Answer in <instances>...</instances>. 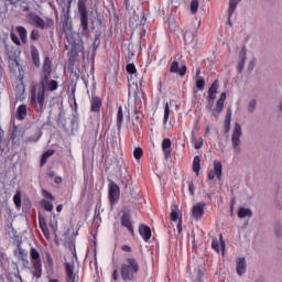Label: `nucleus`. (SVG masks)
<instances>
[{"label":"nucleus","mask_w":282,"mask_h":282,"mask_svg":"<svg viewBox=\"0 0 282 282\" xmlns=\"http://www.w3.org/2000/svg\"><path fill=\"white\" fill-rule=\"evenodd\" d=\"M22 43L25 45L28 44V29H25V26H17L15 28Z\"/></svg>","instance_id":"obj_26"},{"label":"nucleus","mask_w":282,"mask_h":282,"mask_svg":"<svg viewBox=\"0 0 282 282\" xmlns=\"http://www.w3.org/2000/svg\"><path fill=\"white\" fill-rule=\"evenodd\" d=\"M193 171H194V173H196V175H199V171H202V164H200L199 155L194 156Z\"/></svg>","instance_id":"obj_28"},{"label":"nucleus","mask_w":282,"mask_h":282,"mask_svg":"<svg viewBox=\"0 0 282 282\" xmlns=\"http://www.w3.org/2000/svg\"><path fill=\"white\" fill-rule=\"evenodd\" d=\"M54 182H55V184H63V177L56 176V177L54 178Z\"/></svg>","instance_id":"obj_64"},{"label":"nucleus","mask_w":282,"mask_h":282,"mask_svg":"<svg viewBox=\"0 0 282 282\" xmlns=\"http://www.w3.org/2000/svg\"><path fill=\"white\" fill-rule=\"evenodd\" d=\"M45 254H46V262L48 268H54V258H52V253L47 251Z\"/></svg>","instance_id":"obj_43"},{"label":"nucleus","mask_w":282,"mask_h":282,"mask_svg":"<svg viewBox=\"0 0 282 282\" xmlns=\"http://www.w3.org/2000/svg\"><path fill=\"white\" fill-rule=\"evenodd\" d=\"M224 173V166L221 165V161L215 160L214 161V170H210L207 174V180H221V175Z\"/></svg>","instance_id":"obj_8"},{"label":"nucleus","mask_w":282,"mask_h":282,"mask_svg":"<svg viewBox=\"0 0 282 282\" xmlns=\"http://www.w3.org/2000/svg\"><path fill=\"white\" fill-rule=\"evenodd\" d=\"M78 17H79V32L82 36H87L89 39L91 30H89V11H87V4L85 1H78Z\"/></svg>","instance_id":"obj_4"},{"label":"nucleus","mask_w":282,"mask_h":282,"mask_svg":"<svg viewBox=\"0 0 282 282\" xmlns=\"http://www.w3.org/2000/svg\"><path fill=\"white\" fill-rule=\"evenodd\" d=\"M32 63L35 67H41V55L39 54V48L35 45L30 46Z\"/></svg>","instance_id":"obj_16"},{"label":"nucleus","mask_w":282,"mask_h":282,"mask_svg":"<svg viewBox=\"0 0 282 282\" xmlns=\"http://www.w3.org/2000/svg\"><path fill=\"white\" fill-rule=\"evenodd\" d=\"M10 37H11V41L14 43V45H18V46L21 45V40L19 39V35H17V33L11 32Z\"/></svg>","instance_id":"obj_41"},{"label":"nucleus","mask_w":282,"mask_h":282,"mask_svg":"<svg viewBox=\"0 0 282 282\" xmlns=\"http://www.w3.org/2000/svg\"><path fill=\"white\" fill-rule=\"evenodd\" d=\"M230 122H232V110L230 108L227 109L226 118H225V133H230Z\"/></svg>","instance_id":"obj_25"},{"label":"nucleus","mask_w":282,"mask_h":282,"mask_svg":"<svg viewBox=\"0 0 282 282\" xmlns=\"http://www.w3.org/2000/svg\"><path fill=\"white\" fill-rule=\"evenodd\" d=\"M199 10V0H192L191 2V13L197 14V11Z\"/></svg>","instance_id":"obj_36"},{"label":"nucleus","mask_w":282,"mask_h":282,"mask_svg":"<svg viewBox=\"0 0 282 282\" xmlns=\"http://www.w3.org/2000/svg\"><path fill=\"white\" fill-rule=\"evenodd\" d=\"M204 208H206V203H197L193 206L192 213H204Z\"/></svg>","instance_id":"obj_34"},{"label":"nucleus","mask_w":282,"mask_h":282,"mask_svg":"<svg viewBox=\"0 0 282 282\" xmlns=\"http://www.w3.org/2000/svg\"><path fill=\"white\" fill-rule=\"evenodd\" d=\"M72 101L74 102V107H78V104H76V88H72Z\"/></svg>","instance_id":"obj_51"},{"label":"nucleus","mask_w":282,"mask_h":282,"mask_svg":"<svg viewBox=\"0 0 282 282\" xmlns=\"http://www.w3.org/2000/svg\"><path fill=\"white\" fill-rule=\"evenodd\" d=\"M65 246H68L72 250V248H74V240L68 238V241L65 242Z\"/></svg>","instance_id":"obj_63"},{"label":"nucleus","mask_w":282,"mask_h":282,"mask_svg":"<svg viewBox=\"0 0 282 282\" xmlns=\"http://www.w3.org/2000/svg\"><path fill=\"white\" fill-rule=\"evenodd\" d=\"M28 18L31 19L35 28H40V30H54V21L52 20V18H46L45 22L43 18L39 17L37 14H34V12H30L28 14Z\"/></svg>","instance_id":"obj_6"},{"label":"nucleus","mask_w":282,"mask_h":282,"mask_svg":"<svg viewBox=\"0 0 282 282\" xmlns=\"http://www.w3.org/2000/svg\"><path fill=\"white\" fill-rule=\"evenodd\" d=\"M43 197H45V199H50V202H54V195H52V193H50V191L47 189H43L42 192Z\"/></svg>","instance_id":"obj_45"},{"label":"nucleus","mask_w":282,"mask_h":282,"mask_svg":"<svg viewBox=\"0 0 282 282\" xmlns=\"http://www.w3.org/2000/svg\"><path fill=\"white\" fill-rule=\"evenodd\" d=\"M74 0H57L59 8H62L63 13L72 12V3Z\"/></svg>","instance_id":"obj_19"},{"label":"nucleus","mask_w":282,"mask_h":282,"mask_svg":"<svg viewBox=\"0 0 282 282\" xmlns=\"http://www.w3.org/2000/svg\"><path fill=\"white\" fill-rule=\"evenodd\" d=\"M246 258H239L237 260V274H239V276H242V274H246Z\"/></svg>","instance_id":"obj_24"},{"label":"nucleus","mask_w":282,"mask_h":282,"mask_svg":"<svg viewBox=\"0 0 282 282\" xmlns=\"http://www.w3.org/2000/svg\"><path fill=\"white\" fill-rule=\"evenodd\" d=\"M170 219L171 221H174V224H176L177 234L182 235V213H171Z\"/></svg>","instance_id":"obj_15"},{"label":"nucleus","mask_w":282,"mask_h":282,"mask_svg":"<svg viewBox=\"0 0 282 282\" xmlns=\"http://www.w3.org/2000/svg\"><path fill=\"white\" fill-rule=\"evenodd\" d=\"M108 198L111 206H116L120 202V186L113 181L108 184Z\"/></svg>","instance_id":"obj_7"},{"label":"nucleus","mask_w":282,"mask_h":282,"mask_svg":"<svg viewBox=\"0 0 282 282\" xmlns=\"http://www.w3.org/2000/svg\"><path fill=\"white\" fill-rule=\"evenodd\" d=\"M45 164H47V159L42 154L40 165L45 166Z\"/></svg>","instance_id":"obj_62"},{"label":"nucleus","mask_w":282,"mask_h":282,"mask_svg":"<svg viewBox=\"0 0 282 282\" xmlns=\"http://www.w3.org/2000/svg\"><path fill=\"white\" fill-rule=\"evenodd\" d=\"M207 105H206V109H207V111H215L214 109H213V107H215V98H208L207 97Z\"/></svg>","instance_id":"obj_42"},{"label":"nucleus","mask_w":282,"mask_h":282,"mask_svg":"<svg viewBox=\"0 0 282 282\" xmlns=\"http://www.w3.org/2000/svg\"><path fill=\"white\" fill-rule=\"evenodd\" d=\"M126 70L128 74H131V75L138 74V68H135V64H133V63H128L126 65Z\"/></svg>","instance_id":"obj_37"},{"label":"nucleus","mask_w":282,"mask_h":282,"mask_svg":"<svg viewBox=\"0 0 282 282\" xmlns=\"http://www.w3.org/2000/svg\"><path fill=\"white\" fill-rule=\"evenodd\" d=\"M123 120H124V115L122 112V106H119L118 111H117V127H118V129H121Z\"/></svg>","instance_id":"obj_30"},{"label":"nucleus","mask_w":282,"mask_h":282,"mask_svg":"<svg viewBox=\"0 0 282 282\" xmlns=\"http://www.w3.org/2000/svg\"><path fill=\"white\" fill-rule=\"evenodd\" d=\"M239 219H243L246 217H252V213H238Z\"/></svg>","instance_id":"obj_55"},{"label":"nucleus","mask_w":282,"mask_h":282,"mask_svg":"<svg viewBox=\"0 0 282 282\" xmlns=\"http://www.w3.org/2000/svg\"><path fill=\"white\" fill-rule=\"evenodd\" d=\"M186 72H188V67H186V64L180 66V62L173 61L170 65V74H178L181 78H184V76H186Z\"/></svg>","instance_id":"obj_10"},{"label":"nucleus","mask_w":282,"mask_h":282,"mask_svg":"<svg viewBox=\"0 0 282 282\" xmlns=\"http://www.w3.org/2000/svg\"><path fill=\"white\" fill-rule=\"evenodd\" d=\"M23 206H25L26 208H31L32 206V200H30V198H25L23 200Z\"/></svg>","instance_id":"obj_59"},{"label":"nucleus","mask_w":282,"mask_h":282,"mask_svg":"<svg viewBox=\"0 0 282 282\" xmlns=\"http://www.w3.org/2000/svg\"><path fill=\"white\" fill-rule=\"evenodd\" d=\"M224 102L225 101H221L220 99L217 100L216 102V108H215V113L214 116H219V113H221V111H224Z\"/></svg>","instance_id":"obj_35"},{"label":"nucleus","mask_w":282,"mask_h":282,"mask_svg":"<svg viewBox=\"0 0 282 282\" xmlns=\"http://www.w3.org/2000/svg\"><path fill=\"white\" fill-rule=\"evenodd\" d=\"M135 56V53H133V51L128 47V54L126 56V61L129 63L130 61H133V57Z\"/></svg>","instance_id":"obj_46"},{"label":"nucleus","mask_w":282,"mask_h":282,"mask_svg":"<svg viewBox=\"0 0 282 282\" xmlns=\"http://www.w3.org/2000/svg\"><path fill=\"white\" fill-rule=\"evenodd\" d=\"M41 39V32L39 30L34 29L31 32V41H39Z\"/></svg>","instance_id":"obj_40"},{"label":"nucleus","mask_w":282,"mask_h":282,"mask_svg":"<svg viewBox=\"0 0 282 282\" xmlns=\"http://www.w3.org/2000/svg\"><path fill=\"white\" fill-rule=\"evenodd\" d=\"M89 102H90V112L100 113V109H102V98L96 95V93H91Z\"/></svg>","instance_id":"obj_9"},{"label":"nucleus","mask_w":282,"mask_h":282,"mask_svg":"<svg viewBox=\"0 0 282 282\" xmlns=\"http://www.w3.org/2000/svg\"><path fill=\"white\" fill-rule=\"evenodd\" d=\"M142 155H144V151L142 150V148H135L133 151L134 160H140V158H142Z\"/></svg>","instance_id":"obj_38"},{"label":"nucleus","mask_w":282,"mask_h":282,"mask_svg":"<svg viewBox=\"0 0 282 282\" xmlns=\"http://www.w3.org/2000/svg\"><path fill=\"white\" fill-rule=\"evenodd\" d=\"M188 192L191 195H195V183L193 181L188 182Z\"/></svg>","instance_id":"obj_50"},{"label":"nucleus","mask_w":282,"mask_h":282,"mask_svg":"<svg viewBox=\"0 0 282 282\" xmlns=\"http://www.w3.org/2000/svg\"><path fill=\"white\" fill-rule=\"evenodd\" d=\"M212 249L215 250V252L219 253V239L213 238V240H212Z\"/></svg>","instance_id":"obj_44"},{"label":"nucleus","mask_w":282,"mask_h":282,"mask_svg":"<svg viewBox=\"0 0 282 282\" xmlns=\"http://www.w3.org/2000/svg\"><path fill=\"white\" fill-rule=\"evenodd\" d=\"M219 90V80L215 79L208 89V98H217V91Z\"/></svg>","instance_id":"obj_21"},{"label":"nucleus","mask_w":282,"mask_h":282,"mask_svg":"<svg viewBox=\"0 0 282 282\" xmlns=\"http://www.w3.org/2000/svg\"><path fill=\"white\" fill-rule=\"evenodd\" d=\"M172 144L173 143L171 142V139L169 138L163 139L162 151H163L164 160H170L171 152L173 151Z\"/></svg>","instance_id":"obj_14"},{"label":"nucleus","mask_w":282,"mask_h":282,"mask_svg":"<svg viewBox=\"0 0 282 282\" xmlns=\"http://www.w3.org/2000/svg\"><path fill=\"white\" fill-rule=\"evenodd\" d=\"M170 116H171V107L169 106V102H165L163 124H167Z\"/></svg>","instance_id":"obj_33"},{"label":"nucleus","mask_w":282,"mask_h":282,"mask_svg":"<svg viewBox=\"0 0 282 282\" xmlns=\"http://www.w3.org/2000/svg\"><path fill=\"white\" fill-rule=\"evenodd\" d=\"M123 6L126 10H131V0H123Z\"/></svg>","instance_id":"obj_61"},{"label":"nucleus","mask_w":282,"mask_h":282,"mask_svg":"<svg viewBox=\"0 0 282 282\" xmlns=\"http://www.w3.org/2000/svg\"><path fill=\"white\" fill-rule=\"evenodd\" d=\"M274 232H275L276 237H281V235H282L281 226L276 225L274 227Z\"/></svg>","instance_id":"obj_57"},{"label":"nucleus","mask_w":282,"mask_h":282,"mask_svg":"<svg viewBox=\"0 0 282 282\" xmlns=\"http://www.w3.org/2000/svg\"><path fill=\"white\" fill-rule=\"evenodd\" d=\"M245 65H246V62H243V59H239V62L237 64V72H238V74H241V72H243Z\"/></svg>","instance_id":"obj_47"},{"label":"nucleus","mask_w":282,"mask_h":282,"mask_svg":"<svg viewBox=\"0 0 282 282\" xmlns=\"http://www.w3.org/2000/svg\"><path fill=\"white\" fill-rule=\"evenodd\" d=\"M140 274V262L133 257L126 258L120 267V275L123 282H135Z\"/></svg>","instance_id":"obj_3"},{"label":"nucleus","mask_w":282,"mask_h":282,"mask_svg":"<svg viewBox=\"0 0 282 282\" xmlns=\"http://www.w3.org/2000/svg\"><path fill=\"white\" fill-rule=\"evenodd\" d=\"M50 78H52V59L50 56L45 55L40 73V83L31 87L29 101L30 106L34 109L39 107V113L45 111V93L56 91V89H58V82Z\"/></svg>","instance_id":"obj_1"},{"label":"nucleus","mask_w":282,"mask_h":282,"mask_svg":"<svg viewBox=\"0 0 282 282\" xmlns=\"http://www.w3.org/2000/svg\"><path fill=\"white\" fill-rule=\"evenodd\" d=\"M13 203L15 204V208L18 210H21V204H22V200H21V191H17L14 196H13Z\"/></svg>","instance_id":"obj_32"},{"label":"nucleus","mask_w":282,"mask_h":282,"mask_svg":"<svg viewBox=\"0 0 282 282\" xmlns=\"http://www.w3.org/2000/svg\"><path fill=\"white\" fill-rule=\"evenodd\" d=\"M54 150H52V149H48V150H46L44 153H43V155L46 158V159H48V158H52V155H54Z\"/></svg>","instance_id":"obj_54"},{"label":"nucleus","mask_w":282,"mask_h":282,"mask_svg":"<svg viewBox=\"0 0 282 282\" xmlns=\"http://www.w3.org/2000/svg\"><path fill=\"white\" fill-rule=\"evenodd\" d=\"M239 3H241V0H229V17H232V14H235V10H237V6H239Z\"/></svg>","instance_id":"obj_29"},{"label":"nucleus","mask_w":282,"mask_h":282,"mask_svg":"<svg viewBox=\"0 0 282 282\" xmlns=\"http://www.w3.org/2000/svg\"><path fill=\"white\" fill-rule=\"evenodd\" d=\"M119 276H120V273L118 272L117 269H115L113 272H112V279H113V281H118Z\"/></svg>","instance_id":"obj_60"},{"label":"nucleus","mask_w":282,"mask_h":282,"mask_svg":"<svg viewBox=\"0 0 282 282\" xmlns=\"http://www.w3.org/2000/svg\"><path fill=\"white\" fill-rule=\"evenodd\" d=\"M256 107H257V100L252 99L248 106V112L252 113V111H254Z\"/></svg>","instance_id":"obj_48"},{"label":"nucleus","mask_w":282,"mask_h":282,"mask_svg":"<svg viewBox=\"0 0 282 282\" xmlns=\"http://www.w3.org/2000/svg\"><path fill=\"white\" fill-rule=\"evenodd\" d=\"M40 219V228L45 237V239H50V229L47 228V224L45 223V218L41 214H39Z\"/></svg>","instance_id":"obj_22"},{"label":"nucleus","mask_w":282,"mask_h":282,"mask_svg":"<svg viewBox=\"0 0 282 282\" xmlns=\"http://www.w3.org/2000/svg\"><path fill=\"white\" fill-rule=\"evenodd\" d=\"M240 61L246 63V47H242L240 51Z\"/></svg>","instance_id":"obj_56"},{"label":"nucleus","mask_w":282,"mask_h":282,"mask_svg":"<svg viewBox=\"0 0 282 282\" xmlns=\"http://www.w3.org/2000/svg\"><path fill=\"white\" fill-rule=\"evenodd\" d=\"M69 14L70 13H63L59 28H61L62 34H65V39L67 43V45H65L66 50L67 47H69V51H68L69 63H76L80 52L85 50V46L83 44V40H79L76 36V33H74V28L72 26V17Z\"/></svg>","instance_id":"obj_2"},{"label":"nucleus","mask_w":282,"mask_h":282,"mask_svg":"<svg viewBox=\"0 0 282 282\" xmlns=\"http://www.w3.org/2000/svg\"><path fill=\"white\" fill-rule=\"evenodd\" d=\"M122 252H132V249L129 245H123L121 247Z\"/></svg>","instance_id":"obj_58"},{"label":"nucleus","mask_w":282,"mask_h":282,"mask_svg":"<svg viewBox=\"0 0 282 282\" xmlns=\"http://www.w3.org/2000/svg\"><path fill=\"white\" fill-rule=\"evenodd\" d=\"M202 74V68H196V87L199 91H204L206 88V79H204L203 76H199Z\"/></svg>","instance_id":"obj_17"},{"label":"nucleus","mask_w":282,"mask_h":282,"mask_svg":"<svg viewBox=\"0 0 282 282\" xmlns=\"http://www.w3.org/2000/svg\"><path fill=\"white\" fill-rule=\"evenodd\" d=\"M30 257L32 269L34 270L33 276H36V279H41L43 274V261H41V252H39L36 248L31 247Z\"/></svg>","instance_id":"obj_5"},{"label":"nucleus","mask_w":282,"mask_h":282,"mask_svg":"<svg viewBox=\"0 0 282 282\" xmlns=\"http://www.w3.org/2000/svg\"><path fill=\"white\" fill-rule=\"evenodd\" d=\"M257 65V58L251 59L248 66V72H252L254 69V66Z\"/></svg>","instance_id":"obj_53"},{"label":"nucleus","mask_w":282,"mask_h":282,"mask_svg":"<svg viewBox=\"0 0 282 282\" xmlns=\"http://www.w3.org/2000/svg\"><path fill=\"white\" fill-rule=\"evenodd\" d=\"M40 206L41 208H43V210H46L47 213H52V210H54V204H52V200L42 199L40 202Z\"/></svg>","instance_id":"obj_27"},{"label":"nucleus","mask_w":282,"mask_h":282,"mask_svg":"<svg viewBox=\"0 0 282 282\" xmlns=\"http://www.w3.org/2000/svg\"><path fill=\"white\" fill-rule=\"evenodd\" d=\"M66 281L76 282V273H74V264L66 262Z\"/></svg>","instance_id":"obj_18"},{"label":"nucleus","mask_w":282,"mask_h":282,"mask_svg":"<svg viewBox=\"0 0 282 282\" xmlns=\"http://www.w3.org/2000/svg\"><path fill=\"white\" fill-rule=\"evenodd\" d=\"M204 147V139L199 138L198 141L194 144V149H202Z\"/></svg>","instance_id":"obj_52"},{"label":"nucleus","mask_w":282,"mask_h":282,"mask_svg":"<svg viewBox=\"0 0 282 282\" xmlns=\"http://www.w3.org/2000/svg\"><path fill=\"white\" fill-rule=\"evenodd\" d=\"M241 124L235 123V129L231 137V143L235 151H239V144H241Z\"/></svg>","instance_id":"obj_11"},{"label":"nucleus","mask_w":282,"mask_h":282,"mask_svg":"<svg viewBox=\"0 0 282 282\" xmlns=\"http://www.w3.org/2000/svg\"><path fill=\"white\" fill-rule=\"evenodd\" d=\"M25 116H28V106L20 105L15 112V118L18 120H25Z\"/></svg>","instance_id":"obj_23"},{"label":"nucleus","mask_w":282,"mask_h":282,"mask_svg":"<svg viewBox=\"0 0 282 282\" xmlns=\"http://www.w3.org/2000/svg\"><path fill=\"white\" fill-rule=\"evenodd\" d=\"M121 226H123V228H127L128 232H130V235L132 237H134L135 231L133 230V220L131 219V215L130 214H123L121 217Z\"/></svg>","instance_id":"obj_12"},{"label":"nucleus","mask_w":282,"mask_h":282,"mask_svg":"<svg viewBox=\"0 0 282 282\" xmlns=\"http://www.w3.org/2000/svg\"><path fill=\"white\" fill-rule=\"evenodd\" d=\"M101 223H102V218L100 217V213L95 214L93 219L94 226L98 228V226H100Z\"/></svg>","instance_id":"obj_39"},{"label":"nucleus","mask_w":282,"mask_h":282,"mask_svg":"<svg viewBox=\"0 0 282 282\" xmlns=\"http://www.w3.org/2000/svg\"><path fill=\"white\" fill-rule=\"evenodd\" d=\"M139 235L142 237L143 241L145 243H149L151 241L152 232H151V227H149L145 224L139 225Z\"/></svg>","instance_id":"obj_13"},{"label":"nucleus","mask_w":282,"mask_h":282,"mask_svg":"<svg viewBox=\"0 0 282 282\" xmlns=\"http://www.w3.org/2000/svg\"><path fill=\"white\" fill-rule=\"evenodd\" d=\"M14 254L18 257V259H20V261H23V263H30V261L28 260V251L21 248L20 245L18 246V251H14Z\"/></svg>","instance_id":"obj_20"},{"label":"nucleus","mask_w":282,"mask_h":282,"mask_svg":"<svg viewBox=\"0 0 282 282\" xmlns=\"http://www.w3.org/2000/svg\"><path fill=\"white\" fill-rule=\"evenodd\" d=\"M100 33H96L95 41L93 44V56H96V52H98V48L100 47Z\"/></svg>","instance_id":"obj_31"},{"label":"nucleus","mask_w":282,"mask_h":282,"mask_svg":"<svg viewBox=\"0 0 282 282\" xmlns=\"http://www.w3.org/2000/svg\"><path fill=\"white\" fill-rule=\"evenodd\" d=\"M203 215H204L203 213H193L192 219H194V221H199L202 220Z\"/></svg>","instance_id":"obj_49"}]
</instances>
